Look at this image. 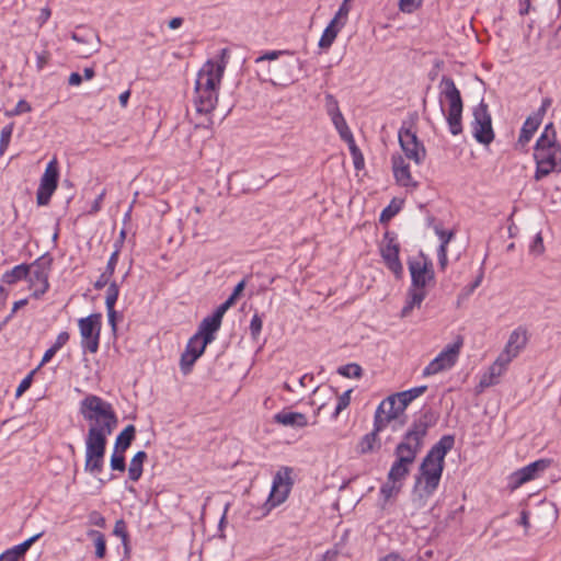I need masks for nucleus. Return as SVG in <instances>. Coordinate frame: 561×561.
Listing matches in <instances>:
<instances>
[{"label":"nucleus","mask_w":561,"mask_h":561,"mask_svg":"<svg viewBox=\"0 0 561 561\" xmlns=\"http://www.w3.org/2000/svg\"><path fill=\"white\" fill-rule=\"evenodd\" d=\"M79 413L89 423L84 470L98 476L103 471L107 436L117 427L118 417L113 405L95 394H88L80 401Z\"/></svg>","instance_id":"obj_1"},{"label":"nucleus","mask_w":561,"mask_h":561,"mask_svg":"<svg viewBox=\"0 0 561 561\" xmlns=\"http://www.w3.org/2000/svg\"><path fill=\"white\" fill-rule=\"evenodd\" d=\"M438 413L427 408L422 410L421 414L415 417L403 436V439L394 449L396 460L391 465L388 472V480L402 481L410 473V468L416 459L417 454L422 450L424 438L430 428L434 427L438 422Z\"/></svg>","instance_id":"obj_2"},{"label":"nucleus","mask_w":561,"mask_h":561,"mask_svg":"<svg viewBox=\"0 0 561 561\" xmlns=\"http://www.w3.org/2000/svg\"><path fill=\"white\" fill-rule=\"evenodd\" d=\"M454 435H444L423 458L419 474L415 477L412 500L415 507H424L426 500L438 488L444 470L445 456L454 448Z\"/></svg>","instance_id":"obj_3"},{"label":"nucleus","mask_w":561,"mask_h":561,"mask_svg":"<svg viewBox=\"0 0 561 561\" xmlns=\"http://www.w3.org/2000/svg\"><path fill=\"white\" fill-rule=\"evenodd\" d=\"M408 267L411 274V286L407 293V301L401 310V318L411 314L414 308H420L427 296L426 285L434 280L435 272L433 263L424 254L420 259H410Z\"/></svg>","instance_id":"obj_4"},{"label":"nucleus","mask_w":561,"mask_h":561,"mask_svg":"<svg viewBox=\"0 0 561 561\" xmlns=\"http://www.w3.org/2000/svg\"><path fill=\"white\" fill-rule=\"evenodd\" d=\"M535 180L540 181L552 172H561V146L552 123L546 125L535 145Z\"/></svg>","instance_id":"obj_5"},{"label":"nucleus","mask_w":561,"mask_h":561,"mask_svg":"<svg viewBox=\"0 0 561 561\" xmlns=\"http://www.w3.org/2000/svg\"><path fill=\"white\" fill-rule=\"evenodd\" d=\"M440 96L448 101V110L445 114L449 131L453 136H458L462 133V111L463 102L460 91L456 87L450 77L443 76L440 83Z\"/></svg>","instance_id":"obj_6"},{"label":"nucleus","mask_w":561,"mask_h":561,"mask_svg":"<svg viewBox=\"0 0 561 561\" xmlns=\"http://www.w3.org/2000/svg\"><path fill=\"white\" fill-rule=\"evenodd\" d=\"M229 49L222 48L215 60H207L197 75L196 82L202 89L218 92L225 69L228 65Z\"/></svg>","instance_id":"obj_7"},{"label":"nucleus","mask_w":561,"mask_h":561,"mask_svg":"<svg viewBox=\"0 0 561 561\" xmlns=\"http://www.w3.org/2000/svg\"><path fill=\"white\" fill-rule=\"evenodd\" d=\"M53 261V257L46 253L28 264L30 276H27L26 280L30 288L33 289L32 296L34 298H39L49 289L48 276Z\"/></svg>","instance_id":"obj_8"},{"label":"nucleus","mask_w":561,"mask_h":561,"mask_svg":"<svg viewBox=\"0 0 561 561\" xmlns=\"http://www.w3.org/2000/svg\"><path fill=\"white\" fill-rule=\"evenodd\" d=\"M398 136L400 147L405 157L420 165L426 157V150L416 136V130L413 128V122H403Z\"/></svg>","instance_id":"obj_9"},{"label":"nucleus","mask_w":561,"mask_h":561,"mask_svg":"<svg viewBox=\"0 0 561 561\" xmlns=\"http://www.w3.org/2000/svg\"><path fill=\"white\" fill-rule=\"evenodd\" d=\"M302 66L304 61L300 59L280 61L270 66L267 71L260 75V77L262 81L286 87L296 80V72L301 70Z\"/></svg>","instance_id":"obj_10"},{"label":"nucleus","mask_w":561,"mask_h":561,"mask_svg":"<svg viewBox=\"0 0 561 561\" xmlns=\"http://www.w3.org/2000/svg\"><path fill=\"white\" fill-rule=\"evenodd\" d=\"M473 121L471 127L473 130L474 139L482 145H490L494 139V131L492 128V117L489 112L488 104L481 100L480 103L473 107Z\"/></svg>","instance_id":"obj_11"},{"label":"nucleus","mask_w":561,"mask_h":561,"mask_svg":"<svg viewBox=\"0 0 561 561\" xmlns=\"http://www.w3.org/2000/svg\"><path fill=\"white\" fill-rule=\"evenodd\" d=\"M78 327L81 335V346L83 351L89 353H96L100 344V334L102 327V314L92 313L78 321Z\"/></svg>","instance_id":"obj_12"},{"label":"nucleus","mask_w":561,"mask_h":561,"mask_svg":"<svg viewBox=\"0 0 561 561\" xmlns=\"http://www.w3.org/2000/svg\"><path fill=\"white\" fill-rule=\"evenodd\" d=\"M463 340L461 336H457V340L447 345L425 368L423 371L424 376L436 375L443 370L451 368L459 356Z\"/></svg>","instance_id":"obj_13"},{"label":"nucleus","mask_w":561,"mask_h":561,"mask_svg":"<svg viewBox=\"0 0 561 561\" xmlns=\"http://www.w3.org/2000/svg\"><path fill=\"white\" fill-rule=\"evenodd\" d=\"M58 161L54 158L46 165L44 174L39 181V186L36 192V202L38 206H46L49 204L50 198L58 186Z\"/></svg>","instance_id":"obj_14"},{"label":"nucleus","mask_w":561,"mask_h":561,"mask_svg":"<svg viewBox=\"0 0 561 561\" xmlns=\"http://www.w3.org/2000/svg\"><path fill=\"white\" fill-rule=\"evenodd\" d=\"M290 473L291 469L284 467L274 476L272 490L266 502L271 507L282 504L287 499L293 484Z\"/></svg>","instance_id":"obj_15"},{"label":"nucleus","mask_w":561,"mask_h":561,"mask_svg":"<svg viewBox=\"0 0 561 561\" xmlns=\"http://www.w3.org/2000/svg\"><path fill=\"white\" fill-rule=\"evenodd\" d=\"M400 245L394 237L389 232L385 233L383 242L380 245V254L386 266L394 274L397 278L403 275V266L399 257Z\"/></svg>","instance_id":"obj_16"},{"label":"nucleus","mask_w":561,"mask_h":561,"mask_svg":"<svg viewBox=\"0 0 561 561\" xmlns=\"http://www.w3.org/2000/svg\"><path fill=\"white\" fill-rule=\"evenodd\" d=\"M404 410H399V401L391 394L378 405L374 423L377 424V431H382L391 421L397 420Z\"/></svg>","instance_id":"obj_17"},{"label":"nucleus","mask_w":561,"mask_h":561,"mask_svg":"<svg viewBox=\"0 0 561 561\" xmlns=\"http://www.w3.org/2000/svg\"><path fill=\"white\" fill-rule=\"evenodd\" d=\"M550 465V459H539L515 471L512 476L513 486L518 488L528 481L539 478Z\"/></svg>","instance_id":"obj_18"},{"label":"nucleus","mask_w":561,"mask_h":561,"mask_svg":"<svg viewBox=\"0 0 561 561\" xmlns=\"http://www.w3.org/2000/svg\"><path fill=\"white\" fill-rule=\"evenodd\" d=\"M218 92L201 88V82H195V107L198 114H210L217 104Z\"/></svg>","instance_id":"obj_19"},{"label":"nucleus","mask_w":561,"mask_h":561,"mask_svg":"<svg viewBox=\"0 0 561 561\" xmlns=\"http://www.w3.org/2000/svg\"><path fill=\"white\" fill-rule=\"evenodd\" d=\"M526 330L522 328H517L516 330H514L510 335L504 352L502 353L503 355H505V360L511 362L513 358H515L519 354V352L526 346Z\"/></svg>","instance_id":"obj_20"},{"label":"nucleus","mask_w":561,"mask_h":561,"mask_svg":"<svg viewBox=\"0 0 561 561\" xmlns=\"http://www.w3.org/2000/svg\"><path fill=\"white\" fill-rule=\"evenodd\" d=\"M83 32H73L71 38L85 46L81 49L82 57H89L99 50L100 38L99 35L92 30H82Z\"/></svg>","instance_id":"obj_21"},{"label":"nucleus","mask_w":561,"mask_h":561,"mask_svg":"<svg viewBox=\"0 0 561 561\" xmlns=\"http://www.w3.org/2000/svg\"><path fill=\"white\" fill-rule=\"evenodd\" d=\"M510 363L511 362L505 360V355L501 354L491 365L489 371L481 377L479 386L484 389L496 385L499 382V378L504 374Z\"/></svg>","instance_id":"obj_22"},{"label":"nucleus","mask_w":561,"mask_h":561,"mask_svg":"<svg viewBox=\"0 0 561 561\" xmlns=\"http://www.w3.org/2000/svg\"><path fill=\"white\" fill-rule=\"evenodd\" d=\"M221 320L214 314L208 316L202 320L196 336L204 341V345L210 344L215 340V333L220 329Z\"/></svg>","instance_id":"obj_23"},{"label":"nucleus","mask_w":561,"mask_h":561,"mask_svg":"<svg viewBox=\"0 0 561 561\" xmlns=\"http://www.w3.org/2000/svg\"><path fill=\"white\" fill-rule=\"evenodd\" d=\"M42 536L43 533H38L32 536L31 538L26 539L22 543L5 550L0 554V561H19L21 558L24 557V554L31 548V546Z\"/></svg>","instance_id":"obj_24"},{"label":"nucleus","mask_w":561,"mask_h":561,"mask_svg":"<svg viewBox=\"0 0 561 561\" xmlns=\"http://www.w3.org/2000/svg\"><path fill=\"white\" fill-rule=\"evenodd\" d=\"M392 169L397 182L402 186H409L412 184V176L410 173V167L405 163L404 159L397 154L392 156Z\"/></svg>","instance_id":"obj_25"},{"label":"nucleus","mask_w":561,"mask_h":561,"mask_svg":"<svg viewBox=\"0 0 561 561\" xmlns=\"http://www.w3.org/2000/svg\"><path fill=\"white\" fill-rule=\"evenodd\" d=\"M276 423L284 426L305 427L308 425L307 416L299 412H279L274 416Z\"/></svg>","instance_id":"obj_26"},{"label":"nucleus","mask_w":561,"mask_h":561,"mask_svg":"<svg viewBox=\"0 0 561 561\" xmlns=\"http://www.w3.org/2000/svg\"><path fill=\"white\" fill-rule=\"evenodd\" d=\"M377 424L374 423V430L362 437L360 442L357 444L356 451L359 455H366L373 453L376 449L380 448V443L378 439Z\"/></svg>","instance_id":"obj_27"},{"label":"nucleus","mask_w":561,"mask_h":561,"mask_svg":"<svg viewBox=\"0 0 561 561\" xmlns=\"http://www.w3.org/2000/svg\"><path fill=\"white\" fill-rule=\"evenodd\" d=\"M27 276H30V266L26 263H22L3 273L1 282L7 285H14L20 280H26Z\"/></svg>","instance_id":"obj_28"},{"label":"nucleus","mask_w":561,"mask_h":561,"mask_svg":"<svg viewBox=\"0 0 561 561\" xmlns=\"http://www.w3.org/2000/svg\"><path fill=\"white\" fill-rule=\"evenodd\" d=\"M540 124V114H535L533 116L527 117L520 129L518 144H520L522 146L528 144Z\"/></svg>","instance_id":"obj_29"},{"label":"nucleus","mask_w":561,"mask_h":561,"mask_svg":"<svg viewBox=\"0 0 561 561\" xmlns=\"http://www.w3.org/2000/svg\"><path fill=\"white\" fill-rule=\"evenodd\" d=\"M426 386L414 387L405 391L394 393V397L399 401V410H405L407 407L416 398L422 396L426 391Z\"/></svg>","instance_id":"obj_30"},{"label":"nucleus","mask_w":561,"mask_h":561,"mask_svg":"<svg viewBox=\"0 0 561 561\" xmlns=\"http://www.w3.org/2000/svg\"><path fill=\"white\" fill-rule=\"evenodd\" d=\"M147 459V454L144 450H140L135 454L131 458L128 467V478L136 482L140 479L142 474V466L145 460Z\"/></svg>","instance_id":"obj_31"},{"label":"nucleus","mask_w":561,"mask_h":561,"mask_svg":"<svg viewBox=\"0 0 561 561\" xmlns=\"http://www.w3.org/2000/svg\"><path fill=\"white\" fill-rule=\"evenodd\" d=\"M342 27L341 23L331 20L319 41V47L322 49L330 48Z\"/></svg>","instance_id":"obj_32"},{"label":"nucleus","mask_w":561,"mask_h":561,"mask_svg":"<svg viewBox=\"0 0 561 561\" xmlns=\"http://www.w3.org/2000/svg\"><path fill=\"white\" fill-rule=\"evenodd\" d=\"M136 428L134 425H127L116 437L114 448L116 451L125 453L135 438Z\"/></svg>","instance_id":"obj_33"},{"label":"nucleus","mask_w":561,"mask_h":561,"mask_svg":"<svg viewBox=\"0 0 561 561\" xmlns=\"http://www.w3.org/2000/svg\"><path fill=\"white\" fill-rule=\"evenodd\" d=\"M336 130L339 131L341 138L345 141L352 140L353 134L350 130L342 113L340 112V108H335V112L333 113V121Z\"/></svg>","instance_id":"obj_34"},{"label":"nucleus","mask_w":561,"mask_h":561,"mask_svg":"<svg viewBox=\"0 0 561 561\" xmlns=\"http://www.w3.org/2000/svg\"><path fill=\"white\" fill-rule=\"evenodd\" d=\"M88 536L94 540L95 556L99 559H103L106 553V541L104 535L98 530H89Z\"/></svg>","instance_id":"obj_35"},{"label":"nucleus","mask_w":561,"mask_h":561,"mask_svg":"<svg viewBox=\"0 0 561 561\" xmlns=\"http://www.w3.org/2000/svg\"><path fill=\"white\" fill-rule=\"evenodd\" d=\"M207 345H204V341L195 334L188 340L185 351L191 355L196 354L197 358L204 353Z\"/></svg>","instance_id":"obj_36"},{"label":"nucleus","mask_w":561,"mask_h":561,"mask_svg":"<svg viewBox=\"0 0 561 561\" xmlns=\"http://www.w3.org/2000/svg\"><path fill=\"white\" fill-rule=\"evenodd\" d=\"M337 373L341 376L347 378H359L363 374V369L358 364L352 363L344 366L339 367Z\"/></svg>","instance_id":"obj_37"},{"label":"nucleus","mask_w":561,"mask_h":561,"mask_svg":"<svg viewBox=\"0 0 561 561\" xmlns=\"http://www.w3.org/2000/svg\"><path fill=\"white\" fill-rule=\"evenodd\" d=\"M352 1L353 0H343L332 21H335L339 24L341 23V25L344 26L347 21L348 13L351 11Z\"/></svg>","instance_id":"obj_38"},{"label":"nucleus","mask_w":561,"mask_h":561,"mask_svg":"<svg viewBox=\"0 0 561 561\" xmlns=\"http://www.w3.org/2000/svg\"><path fill=\"white\" fill-rule=\"evenodd\" d=\"M196 360H197L196 354L191 355L187 351H184V353L181 355V360H180L181 371L184 375H187L188 373H191L193 365L195 364Z\"/></svg>","instance_id":"obj_39"},{"label":"nucleus","mask_w":561,"mask_h":561,"mask_svg":"<svg viewBox=\"0 0 561 561\" xmlns=\"http://www.w3.org/2000/svg\"><path fill=\"white\" fill-rule=\"evenodd\" d=\"M110 466L112 470L124 472L126 470L124 453L116 451V449L114 448V451L111 456Z\"/></svg>","instance_id":"obj_40"},{"label":"nucleus","mask_w":561,"mask_h":561,"mask_svg":"<svg viewBox=\"0 0 561 561\" xmlns=\"http://www.w3.org/2000/svg\"><path fill=\"white\" fill-rule=\"evenodd\" d=\"M401 485L402 483L387 479V482L382 484L380 492L383 495L385 500H389L400 491Z\"/></svg>","instance_id":"obj_41"},{"label":"nucleus","mask_w":561,"mask_h":561,"mask_svg":"<svg viewBox=\"0 0 561 561\" xmlns=\"http://www.w3.org/2000/svg\"><path fill=\"white\" fill-rule=\"evenodd\" d=\"M13 124H9L1 129L0 134V156H3L11 140Z\"/></svg>","instance_id":"obj_42"},{"label":"nucleus","mask_w":561,"mask_h":561,"mask_svg":"<svg viewBox=\"0 0 561 561\" xmlns=\"http://www.w3.org/2000/svg\"><path fill=\"white\" fill-rule=\"evenodd\" d=\"M118 294H119V288H118L117 283L116 282L110 283V285L106 289L105 306L110 307L111 309H112V307H115V304L118 298Z\"/></svg>","instance_id":"obj_43"},{"label":"nucleus","mask_w":561,"mask_h":561,"mask_svg":"<svg viewBox=\"0 0 561 561\" xmlns=\"http://www.w3.org/2000/svg\"><path fill=\"white\" fill-rule=\"evenodd\" d=\"M350 151L353 157L354 167L356 170H360L364 168V157L359 150V148L356 146L354 138L352 140H348Z\"/></svg>","instance_id":"obj_44"},{"label":"nucleus","mask_w":561,"mask_h":561,"mask_svg":"<svg viewBox=\"0 0 561 561\" xmlns=\"http://www.w3.org/2000/svg\"><path fill=\"white\" fill-rule=\"evenodd\" d=\"M114 248L115 249H114L113 253L111 254V256L107 261L106 267L104 270V273H106V275H110V276H113V274L115 272L116 264L118 262V256H119V245L117 243H115Z\"/></svg>","instance_id":"obj_45"},{"label":"nucleus","mask_w":561,"mask_h":561,"mask_svg":"<svg viewBox=\"0 0 561 561\" xmlns=\"http://www.w3.org/2000/svg\"><path fill=\"white\" fill-rule=\"evenodd\" d=\"M483 268L481 267L480 268V272H479V275L476 277V279L468 286L463 287L461 294H460V297L462 298H467L469 297L474 290L476 288H478L483 279Z\"/></svg>","instance_id":"obj_46"},{"label":"nucleus","mask_w":561,"mask_h":561,"mask_svg":"<svg viewBox=\"0 0 561 561\" xmlns=\"http://www.w3.org/2000/svg\"><path fill=\"white\" fill-rule=\"evenodd\" d=\"M31 111H32V107H31L30 103L26 102L25 100H20L12 111H7L5 115L9 117H12V116L21 115L23 113H28Z\"/></svg>","instance_id":"obj_47"},{"label":"nucleus","mask_w":561,"mask_h":561,"mask_svg":"<svg viewBox=\"0 0 561 561\" xmlns=\"http://www.w3.org/2000/svg\"><path fill=\"white\" fill-rule=\"evenodd\" d=\"M351 392L352 390H346L339 397L337 404L335 408L334 416H337L344 409H346L351 403Z\"/></svg>","instance_id":"obj_48"},{"label":"nucleus","mask_w":561,"mask_h":561,"mask_svg":"<svg viewBox=\"0 0 561 561\" xmlns=\"http://www.w3.org/2000/svg\"><path fill=\"white\" fill-rule=\"evenodd\" d=\"M423 0H400L399 8L404 13H412L421 7Z\"/></svg>","instance_id":"obj_49"},{"label":"nucleus","mask_w":561,"mask_h":561,"mask_svg":"<svg viewBox=\"0 0 561 561\" xmlns=\"http://www.w3.org/2000/svg\"><path fill=\"white\" fill-rule=\"evenodd\" d=\"M285 54L291 55V53H289L288 50H272V51H267L264 55L257 57L255 59V64L260 65V64H263L266 60H275V59L278 58V56L285 55Z\"/></svg>","instance_id":"obj_50"},{"label":"nucleus","mask_w":561,"mask_h":561,"mask_svg":"<svg viewBox=\"0 0 561 561\" xmlns=\"http://www.w3.org/2000/svg\"><path fill=\"white\" fill-rule=\"evenodd\" d=\"M262 325H263V321H262V318L255 313L252 319H251V322H250V331H251V335L256 339L257 335L261 333V330H262Z\"/></svg>","instance_id":"obj_51"},{"label":"nucleus","mask_w":561,"mask_h":561,"mask_svg":"<svg viewBox=\"0 0 561 561\" xmlns=\"http://www.w3.org/2000/svg\"><path fill=\"white\" fill-rule=\"evenodd\" d=\"M529 251L535 255H539L545 251L543 240L540 232L536 234L533 243L529 247Z\"/></svg>","instance_id":"obj_52"},{"label":"nucleus","mask_w":561,"mask_h":561,"mask_svg":"<svg viewBox=\"0 0 561 561\" xmlns=\"http://www.w3.org/2000/svg\"><path fill=\"white\" fill-rule=\"evenodd\" d=\"M435 232L439 237L440 245L447 249L448 243L450 242L451 238L454 237L453 231H446L439 228L438 226L435 227Z\"/></svg>","instance_id":"obj_53"},{"label":"nucleus","mask_w":561,"mask_h":561,"mask_svg":"<svg viewBox=\"0 0 561 561\" xmlns=\"http://www.w3.org/2000/svg\"><path fill=\"white\" fill-rule=\"evenodd\" d=\"M398 211H399L398 206L389 205L381 211L380 218H379L380 222H382V224L388 222L392 217H394L397 215Z\"/></svg>","instance_id":"obj_54"},{"label":"nucleus","mask_w":561,"mask_h":561,"mask_svg":"<svg viewBox=\"0 0 561 561\" xmlns=\"http://www.w3.org/2000/svg\"><path fill=\"white\" fill-rule=\"evenodd\" d=\"M36 67L37 70L41 71L50 60V53L48 50H43L42 53L37 54L36 58Z\"/></svg>","instance_id":"obj_55"},{"label":"nucleus","mask_w":561,"mask_h":561,"mask_svg":"<svg viewBox=\"0 0 561 561\" xmlns=\"http://www.w3.org/2000/svg\"><path fill=\"white\" fill-rule=\"evenodd\" d=\"M33 374L34 371H32L30 375H27L22 381L21 383L19 385V387L16 388V392H15V396L16 397H20L24 391H26L30 387H31V383H32V378H33Z\"/></svg>","instance_id":"obj_56"},{"label":"nucleus","mask_w":561,"mask_h":561,"mask_svg":"<svg viewBox=\"0 0 561 561\" xmlns=\"http://www.w3.org/2000/svg\"><path fill=\"white\" fill-rule=\"evenodd\" d=\"M114 535L122 537L123 540L127 539L126 524L123 519L115 523Z\"/></svg>","instance_id":"obj_57"},{"label":"nucleus","mask_w":561,"mask_h":561,"mask_svg":"<svg viewBox=\"0 0 561 561\" xmlns=\"http://www.w3.org/2000/svg\"><path fill=\"white\" fill-rule=\"evenodd\" d=\"M437 256H438V265H439L440 270L444 271L448 263L447 249L444 248V245L438 248Z\"/></svg>","instance_id":"obj_58"},{"label":"nucleus","mask_w":561,"mask_h":561,"mask_svg":"<svg viewBox=\"0 0 561 561\" xmlns=\"http://www.w3.org/2000/svg\"><path fill=\"white\" fill-rule=\"evenodd\" d=\"M325 100H327L328 114L331 116V119L333 121V113L335 112V108H339L337 101L331 94H328L325 96Z\"/></svg>","instance_id":"obj_59"},{"label":"nucleus","mask_w":561,"mask_h":561,"mask_svg":"<svg viewBox=\"0 0 561 561\" xmlns=\"http://www.w3.org/2000/svg\"><path fill=\"white\" fill-rule=\"evenodd\" d=\"M69 341V333L68 332H60L55 341V343L51 345L55 350L59 351L67 342Z\"/></svg>","instance_id":"obj_60"},{"label":"nucleus","mask_w":561,"mask_h":561,"mask_svg":"<svg viewBox=\"0 0 561 561\" xmlns=\"http://www.w3.org/2000/svg\"><path fill=\"white\" fill-rule=\"evenodd\" d=\"M111 277L110 275H106V273H102L100 275V277L98 278V280L94 283V288L95 289H102L104 288L106 285H110V280H111Z\"/></svg>","instance_id":"obj_61"},{"label":"nucleus","mask_w":561,"mask_h":561,"mask_svg":"<svg viewBox=\"0 0 561 561\" xmlns=\"http://www.w3.org/2000/svg\"><path fill=\"white\" fill-rule=\"evenodd\" d=\"M90 522L101 528L105 527V518L98 512H92L90 514Z\"/></svg>","instance_id":"obj_62"},{"label":"nucleus","mask_w":561,"mask_h":561,"mask_svg":"<svg viewBox=\"0 0 561 561\" xmlns=\"http://www.w3.org/2000/svg\"><path fill=\"white\" fill-rule=\"evenodd\" d=\"M107 309V317H108V323L112 328V330L115 332L116 331V311L114 309V307H112V309L110 307H106Z\"/></svg>","instance_id":"obj_63"},{"label":"nucleus","mask_w":561,"mask_h":561,"mask_svg":"<svg viewBox=\"0 0 561 561\" xmlns=\"http://www.w3.org/2000/svg\"><path fill=\"white\" fill-rule=\"evenodd\" d=\"M229 305L226 304V302H222L215 311H214V316L216 318H218L219 320L222 321V318L225 316V313L227 312V310L229 309Z\"/></svg>","instance_id":"obj_64"}]
</instances>
